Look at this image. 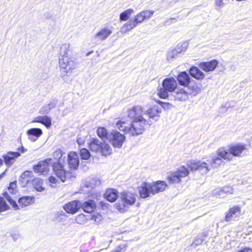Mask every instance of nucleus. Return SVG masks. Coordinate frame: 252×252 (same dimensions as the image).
Returning <instances> with one entry per match:
<instances>
[{
    "mask_svg": "<svg viewBox=\"0 0 252 252\" xmlns=\"http://www.w3.org/2000/svg\"><path fill=\"white\" fill-rule=\"evenodd\" d=\"M127 117L132 119L129 127V134L134 136L142 134L146 127H149L152 122L142 115V106L135 105L127 111Z\"/></svg>",
    "mask_w": 252,
    "mask_h": 252,
    "instance_id": "1",
    "label": "nucleus"
},
{
    "mask_svg": "<svg viewBox=\"0 0 252 252\" xmlns=\"http://www.w3.org/2000/svg\"><path fill=\"white\" fill-rule=\"evenodd\" d=\"M52 156L56 161L53 160V169L57 177L64 182L66 179L73 181L76 178V174L64 170L62 163L65 159V154L60 149L53 153Z\"/></svg>",
    "mask_w": 252,
    "mask_h": 252,
    "instance_id": "2",
    "label": "nucleus"
},
{
    "mask_svg": "<svg viewBox=\"0 0 252 252\" xmlns=\"http://www.w3.org/2000/svg\"><path fill=\"white\" fill-rule=\"evenodd\" d=\"M120 199L115 204V206L121 213L126 212L130 206L134 204L137 198V195L132 192L124 191L120 194Z\"/></svg>",
    "mask_w": 252,
    "mask_h": 252,
    "instance_id": "3",
    "label": "nucleus"
},
{
    "mask_svg": "<svg viewBox=\"0 0 252 252\" xmlns=\"http://www.w3.org/2000/svg\"><path fill=\"white\" fill-rule=\"evenodd\" d=\"M162 87L158 91V95L161 98H166L170 93L174 92L177 87V83L173 77L165 78L162 82Z\"/></svg>",
    "mask_w": 252,
    "mask_h": 252,
    "instance_id": "4",
    "label": "nucleus"
},
{
    "mask_svg": "<svg viewBox=\"0 0 252 252\" xmlns=\"http://www.w3.org/2000/svg\"><path fill=\"white\" fill-rule=\"evenodd\" d=\"M89 148L94 152H100L103 156H107L112 154L111 146L106 142H101L97 138H93L89 143Z\"/></svg>",
    "mask_w": 252,
    "mask_h": 252,
    "instance_id": "5",
    "label": "nucleus"
},
{
    "mask_svg": "<svg viewBox=\"0 0 252 252\" xmlns=\"http://www.w3.org/2000/svg\"><path fill=\"white\" fill-rule=\"evenodd\" d=\"M246 149V147L244 145L238 144L231 147L229 152H227L224 148H220L218 150V154L222 158L230 160L233 156H241Z\"/></svg>",
    "mask_w": 252,
    "mask_h": 252,
    "instance_id": "6",
    "label": "nucleus"
},
{
    "mask_svg": "<svg viewBox=\"0 0 252 252\" xmlns=\"http://www.w3.org/2000/svg\"><path fill=\"white\" fill-rule=\"evenodd\" d=\"M189 175V171L188 168L184 166H182L178 168L176 171L170 173L167 178L171 184L179 183Z\"/></svg>",
    "mask_w": 252,
    "mask_h": 252,
    "instance_id": "7",
    "label": "nucleus"
},
{
    "mask_svg": "<svg viewBox=\"0 0 252 252\" xmlns=\"http://www.w3.org/2000/svg\"><path fill=\"white\" fill-rule=\"evenodd\" d=\"M3 195L5 198L15 209H20L19 206L23 208L31 205L34 199V197H33L23 196L19 199L18 205L14 200L11 198V197L9 196L7 192H4Z\"/></svg>",
    "mask_w": 252,
    "mask_h": 252,
    "instance_id": "8",
    "label": "nucleus"
},
{
    "mask_svg": "<svg viewBox=\"0 0 252 252\" xmlns=\"http://www.w3.org/2000/svg\"><path fill=\"white\" fill-rule=\"evenodd\" d=\"M161 112V108L157 105H154L146 110L142 107V115L146 118L148 117L147 119L150 120L152 119L156 122L158 121L160 117V115Z\"/></svg>",
    "mask_w": 252,
    "mask_h": 252,
    "instance_id": "9",
    "label": "nucleus"
},
{
    "mask_svg": "<svg viewBox=\"0 0 252 252\" xmlns=\"http://www.w3.org/2000/svg\"><path fill=\"white\" fill-rule=\"evenodd\" d=\"M108 140L115 148H122L126 140V137L117 130L112 131L109 134Z\"/></svg>",
    "mask_w": 252,
    "mask_h": 252,
    "instance_id": "10",
    "label": "nucleus"
},
{
    "mask_svg": "<svg viewBox=\"0 0 252 252\" xmlns=\"http://www.w3.org/2000/svg\"><path fill=\"white\" fill-rule=\"evenodd\" d=\"M188 167L191 171L198 170L202 174H206L209 171L208 164L201 160H192L188 162Z\"/></svg>",
    "mask_w": 252,
    "mask_h": 252,
    "instance_id": "11",
    "label": "nucleus"
},
{
    "mask_svg": "<svg viewBox=\"0 0 252 252\" xmlns=\"http://www.w3.org/2000/svg\"><path fill=\"white\" fill-rule=\"evenodd\" d=\"M53 159L51 158H48L44 160L38 162V164L33 167L34 172L40 174H46L49 170L50 165L53 166Z\"/></svg>",
    "mask_w": 252,
    "mask_h": 252,
    "instance_id": "12",
    "label": "nucleus"
},
{
    "mask_svg": "<svg viewBox=\"0 0 252 252\" xmlns=\"http://www.w3.org/2000/svg\"><path fill=\"white\" fill-rule=\"evenodd\" d=\"M59 63L62 69L65 72H69L77 67V62L68 57L59 58Z\"/></svg>",
    "mask_w": 252,
    "mask_h": 252,
    "instance_id": "13",
    "label": "nucleus"
},
{
    "mask_svg": "<svg viewBox=\"0 0 252 252\" xmlns=\"http://www.w3.org/2000/svg\"><path fill=\"white\" fill-rule=\"evenodd\" d=\"M241 212V208L238 206H235L230 208L226 213L224 219L225 221L236 220L240 217Z\"/></svg>",
    "mask_w": 252,
    "mask_h": 252,
    "instance_id": "14",
    "label": "nucleus"
},
{
    "mask_svg": "<svg viewBox=\"0 0 252 252\" xmlns=\"http://www.w3.org/2000/svg\"><path fill=\"white\" fill-rule=\"evenodd\" d=\"M112 27L107 26L100 29L94 35V38L103 41L107 39L113 32Z\"/></svg>",
    "mask_w": 252,
    "mask_h": 252,
    "instance_id": "15",
    "label": "nucleus"
},
{
    "mask_svg": "<svg viewBox=\"0 0 252 252\" xmlns=\"http://www.w3.org/2000/svg\"><path fill=\"white\" fill-rule=\"evenodd\" d=\"M81 207L80 202L79 201L75 200L64 205L63 209L67 213L74 214L80 209Z\"/></svg>",
    "mask_w": 252,
    "mask_h": 252,
    "instance_id": "16",
    "label": "nucleus"
},
{
    "mask_svg": "<svg viewBox=\"0 0 252 252\" xmlns=\"http://www.w3.org/2000/svg\"><path fill=\"white\" fill-rule=\"evenodd\" d=\"M150 183L143 182L138 188L140 196L142 198H146L152 195Z\"/></svg>",
    "mask_w": 252,
    "mask_h": 252,
    "instance_id": "17",
    "label": "nucleus"
},
{
    "mask_svg": "<svg viewBox=\"0 0 252 252\" xmlns=\"http://www.w3.org/2000/svg\"><path fill=\"white\" fill-rule=\"evenodd\" d=\"M21 154L18 152H8L2 156L5 164L7 166H11L15 161L16 159L20 157Z\"/></svg>",
    "mask_w": 252,
    "mask_h": 252,
    "instance_id": "18",
    "label": "nucleus"
},
{
    "mask_svg": "<svg viewBox=\"0 0 252 252\" xmlns=\"http://www.w3.org/2000/svg\"><path fill=\"white\" fill-rule=\"evenodd\" d=\"M68 164L71 170L76 169L79 164V160L77 154L75 152H70L68 155Z\"/></svg>",
    "mask_w": 252,
    "mask_h": 252,
    "instance_id": "19",
    "label": "nucleus"
},
{
    "mask_svg": "<svg viewBox=\"0 0 252 252\" xmlns=\"http://www.w3.org/2000/svg\"><path fill=\"white\" fill-rule=\"evenodd\" d=\"M152 195L163 191L167 187V184L164 181H158L150 183Z\"/></svg>",
    "mask_w": 252,
    "mask_h": 252,
    "instance_id": "20",
    "label": "nucleus"
},
{
    "mask_svg": "<svg viewBox=\"0 0 252 252\" xmlns=\"http://www.w3.org/2000/svg\"><path fill=\"white\" fill-rule=\"evenodd\" d=\"M233 192L232 188L229 186L224 187L223 188H218L212 191L214 196L219 198H224L228 194H232Z\"/></svg>",
    "mask_w": 252,
    "mask_h": 252,
    "instance_id": "21",
    "label": "nucleus"
},
{
    "mask_svg": "<svg viewBox=\"0 0 252 252\" xmlns=\"http://www.w3.org/2000/svg\"><path fill=\"white\" fill-rule=\"evenodd\" d=\"M218 63H219L216 60H213L210 62L201 63L199 66L205 72H210L215 69Z\"/></svg>",
    "mask_w": 252,
    "mask_h": 252,
    "instance_id": "22",
    "label": "nucleus"
},
{
    "mask_svg": "<svg viewBox=\"0 0 252 252\" xmlns=\"http://www.w3.org/2000/svg\"><path fill=\"white\" fill-rule=\"evenodd\" d=\"M42 130L39 128H32L27 131L28 139L31 142H35L42 134Z\"/></svg>",
    "mask_w": 252,
    "mask_h": 252,
    "instance_id": "23",
    "label": "nucleus"
},
{
    "mask_svg": "<svg viewBox=\"0 0 252 252\" xmlns=\"http://www.w3.org/2000/svg\"><path fill=\"white\" fill-rule=\"evenodd\" d=\"M179 84L184 87H188L190 82V78L186 71L180 72L177 77Z\"/></svg>",
    "mask_w": 252,
    "mask_h": 252,
    "instance_id": "24",
    "label": "nucleus"
},
{
    "mask_svg": "<svg viewBox=\"0 0 252 252\" xmlns=\"http://www.w3.org/2000/svg\"><path fill=\"white\" fill-rule=\"evenodd\" d=\"M73 46L70 43H64L62 45L60 50V58L70 56L72 54Z\"/></svg>",
    "mask_w": 252,
    "mask_h": 252,
    "instance_id": "25",
    "label": "nucleus"
},
{
    "mask_svg": "<svg viewBox=\"0 0 252 252\" xmlns=\"http://www.w3.org/2000/svg\"><path fill=\"white\" fill-rule=\"evenodd\" d=\"M32 123H39L42 124L47 128H50L52 125L51 119L47 115L38 116L32 121Z\"/></svg>",
    "mask_w": 252,
    "mask_h": 252,
    "instance_id": "26",
    "label": "nucleus"
},
{
    "mask_svg": "<svg viewBox=\"0 0 252 252\" xmlns=\"http://www.w3.org/2000/svg\"><path fill=\"white\" fill-rule=\"evenodd\" d=\"M174 96L175 99L180 101H185L188 98V93L184 89H177L174 92Z\"/></svg>",
    "mask_w": 252,
    "mask_h": 252,
    "instance_id": "27",
    "label": "nucleus"
},
{
    "mask_svg": "<svg viewBox=\"0 0 252 252\" xmlns=\"http://www.w3.org/2000/svg\"><path fill=\"white\" fill-rule=\"evenodd\" d=\"M83 210L87 213L93 212L96 208V205L94 201L89 200L85 201L83 204H81V207Z\"/></svg>",
    "mask_w": 252,
    "mask_h": 252,
    "instance_id": "28",
    "label": "nucleus"
},
{
    "mask_svg": "<svg viewBox=\"0 0 252 252\" xmlns=\"http://www.w3.org/2000/svg\"><path fill=\"white\" fill-rule=\"evenodd\" d=\"M104 197L109 201L113 202L118 197V191L114 189H108L104 193Z\"/></svg>",
    "mask_w": 252,
    "mask_h": 252,
    "instance_id": "29",
    "label": "nucleus"
},
{
    "mask_svg": "<svg viewBox=\"0 0 252 252\" xmlns=\"http://www.w3.org/2000/svg\"><path fill=\"white\" fill-rule=\"evenodd\" d=\"M190 75L197 80L203 79L205 77L204 73L196 66H192L189 69Z\"/></svg>",
    "mask_w": 252,
    "mask_h": 252,
    "instance_id": "30",
    "label": "nucleus"
},
{
    "mask_svg": "<svg viewBox=\"0 0 252 252\" xmlns=\"http://www.w3.org/2000/svg\"><path fill=\"white\" fill-rule=\"evenodd\" d=\"M136 27V25L132 20H129L125 23L121 28L120 32L123 33H126Z\"/></svg>",
    "mask_w": 252,
    "mask_h": 252,
    "instance_id": "31",
    "label": "nucleus"
},
{
    "mask_svg": "<svg viewBox=\"0 0 252 252\" xmlns=\"http://www.w3.org/2000/svg\"><path fill=\"white\" fill-rule=\"evenodd\" d=\"M220 156H219L217 153L216 155L212 157V160L210 162L211 165L213 168H217L222 164L223 161Z\"/></svg>",
    "mask_w": 252,
    "mask_h": 252,
    "instance_id": "32",
    "label": "nucleus"
},
{
    "mask_svg": "<svg viewBox=\"0 0 252 252\" xmlns=\"http://www.w3.org/2000/svg\"><path fill=\"white\" fill-rule=\"evenodd\" d=\"M33 188L37 191H42L44 189L42 187V180L39 178H34L32 181Z\"/></svg>",
    "mask_w": 252,
    "mask_h": 252,
    "instance_id": "33",
    "label": "nucleus"
},
{
    "mask_svg": "<svg viewBox=\"0 0 252 252\" xmlns=\"http://www.w3.org/2000/svg\"><path fill=\"white\" fill-rule=\"evenodd\" d=\"M134 12V10L131 8L127 9L122 12L120 15V20L125 21L129 19V16Z\"/></svg>",
    "mask_w": 252,
    "mask_h": 252,
    "instance_id": "34",
    "label": "nucleus"
},
{
    "mask_svg": "<svg viewBox=\"0 0 252 252\" xmlns=\"http://www.w3.org/2000/svg\"><path fill=\"white\" fill-rule=\"evenodd\" d=\"M116 127L120 131H124L126 134H129V127L126 126L125 122L119 121L116 123Z\"/></svg>",
    "mask_w": 252,
    "mask_h": 252,
    "instance_id": "35",
    "label": "nucleus"
},
{
    "mask_svg": "<svg viewBox=\"0 0 252 252\" xmlns=\"http://www.w3.org/2000/svg\"><path fill=\"white\" fill-rule=\"evenodd\" d=\"M97 135L102 139H106L108 140L109 133H108L107 129L103 127H98L97 130Z\"/></svg>",
    "mask_w": 252,
    "mask_h": 252,
    "instance_id": "36",
    "label": "nucleus"
},
{
    "mask_svg": "<svg viewBox=\"0 0 252 252\" xmlns=\"http://www.w3.org/2000/svg\"><path fill=\"white\" fill-rule=\"evenodd\" d=\"M188 48V43L186 42H182L179 43L176 47L175 50L177 51L179 55L182 53H185Z\"/></svg>",
    "mask_w": 252,
    "mask_h": 252,
    "instance_id": "37",
    "label": "nucleus"
},
{
    "mask_svg": "<svg viewBox=\"0 0 252 252\" xmlns=\"http://www.w3.org/2000/svg\"><path fill=\"white\" fill-rule=\"evenodd\" d=\"M154 10H146L139 12L140 15H141L142 20L144 21L149 19L152 17L154 13Z\"/></svg>",
    "mask_w": 252,
    "mask_h": 252,
    "instance_id": "38",
    "label": "nucleus"
},
{
    "mask_svg": "<svg viewBox=\"0 0 252 252\" xmlns=\"http://www.w3.org/2000/svg\"><path fill=\"white\" fill-rule=\"evenodd\" d=\"M188 86L190 91L189 93L193 95H196L201 92V87L196 84H193Z\"/></svg>",
    "mask_w": 252,
    "mask_h": 252,
    "instance_id": "39",
    "label": "nucleus"
},
{
    "mask_svg": "<svg viewBox=\"0 0 252 252\" xmlns=\"http://www.w3.org/2000/svg\"><path fill=\"white\" fill-rule=\"evenodd\" d=\"M179 54L175 49L169 50L167 54V60L168 62H172L174 59L177 58Z\"/></svg>",
    "mask_w": 252,
    "mask_h": 252,
    "instance_id": "40",
    "label": "nucleus"
},
{
    "mask_svg": "<svg viewBox=\"0 0 252 252\" xmlns=\"http://www.w3.org/2000/svg\"><path fill=\"white\" fill-rule=\"evenodd\" d=\"M32 174V171H26L24 172L21 175V178L23 180L22 182L23 183H26L28 184L30 181L29 178L31 177Z\"/></svg>",
    "mask_w": 252,
    "mask_h": 252,
    "instance_id": "41",
    "label": "nucleus"
},
{
    "mask_svg": "<svg viewBox=\"0 0 252 252\" xmlns=\"http://www.w3.org/2000/svg\"><path fill=\"white\" fill-rule=\"evenodd\" d=\"M204 241V239L200 235L196 236L193 239L191 246L194 248L200 245Z\"/></svg>",
    "mask_w": 252,
    "mask_h": 252,
    "instance_id": "42",
    "label": "nucleus"
},
{
    "mask_svg": "<svg viewBox=\"0 0 252 252\" xmlns=\"http://www.w3.org/2000/svg\"><path fill=\"white\" fill-rule=\"evenodd\" d=\"M80 155L81 158L85 160L88 159L91 156L89 151L86 148H82L80 150Z\"/></svg>",
    "mask_w": 252,
    "mask_h": 252,
    "instance_id": "43",
    "label": "nucleus"
},
{
    "mask_svg": "<svg viewBox=\"0 0 252 252\" xmlns=\"http://www.w3.org/2000/svg\"><path fill=\"white\" fill-rule=\"evenodd\" d=\"M75 221L77 223L83 224L87 221V219L84 214H80L77 216Z\"/></svg>",
    "mask_w": 252,
    "mask_h": 252,
    "instance_id": "44",
    "label": "nucleus"
},
{
    "mask_svg": "<svg viewBox=\"0 0 252 252\" xmlns=\"http://www.w3.org/2000/svg\"><path fill=\"white\" fill-rule=\"evenodd\" d=\"M8 207L3 198L0 197V212L6 210Z\"/></svg>",
    "mask_w": 252,
    "mask_h": 252,
    "instance_id": "45",
    "label": "nucleus"
},
{
    "mask_svg": "<svg viewBox=\"0 0 252 252\" xmlns=\"http://www.w3.org/2000/svg\"><path fill=\"white\" fill-rule=\"evenodd\" d=\"M16 183L15 182H11L8 188V191L10 193L14 194L16 193Z\"/></svg>",
    "mask_w": 252,
    "mask_h": 252,
    "instance_id": "46",
    "label": "nucleus"
},
{
    "mask_svg": "<svg viewBox=\"0 0 252 252\" xmlns=\"http://www.w3.org/2000/svg\"><path fill=\"white\" fill-rule=\"evenodd\" d=\"M132 20L136 26L144 21V20H142L141 15H140L139 13H138L137 15H136L133 18Z\"/></svg>",
    "mask_w": 252,
    "mask_h": 252,
    "instance_id": "47",
    "label": "nucleus"
},
{
    "mask_svg": "<svg viewBox=\"0 0 252 252\" xmlns=\"http://www.w3.org/2000/svg\"><path fill=\"white\" fill-rule=\"evenodd\" d=\"M102 219V216L98 214L92 215L91 217V220H94L97 224L101 222Z\"/></svg>",
    "mask_w": 252,
    "mask_h": 252,
    "instance_id": "48",
    "label": "nucleus"
},
{
    "mask_svg": "<svg viewBox=\"0 0 252 252\" xmlns=\"http://www.w3.org/2000/svg\"><path fill=\"white\" fill-rule=\"evenodd\" d=\"M127 248V245L126 244H122L113 250L114 252H124L126 251Z\"/></svg>",
    "mask_w": 252,
    "mask_h": 252,
    "instance_id": "49",
    "label": "nucleus"
},
{
    "mask_svg": "<svg viewBox=\"0 0 252 252\" xmlns=\"http://www.w3.org/2000/svg\"><path fill=\"white\" fill-rule=\"evenodd\" d=\"M50 111V108L47 105V104H45L40 109L39 113L41 114L44 115L48 114Z\"/></svg>",
    "mask_w": 252,
    "mask_h": 252,
    "instance_id": "50",
    "label": "nucleus"
},
{
    "mask_svg": "<svg viewBox=\"0 0 252 252\" xmlns=\"http://www.w3.org/2000/svg\"><path fill=\"white\" fill-rule=\"evenodd\" d=\"M158 103L160 104L162 108L164 109H170L171 108V106H172L171 104L169 103H166V102H163L161 101H158Z\"/></svg>",
    "mask_w": 252,
    "mask_h": 252,
    "instance_id": "51",
    "label": "nucleus"
},
{
    "mask_svg": "<svg viewBox=\"0 0 252 252\" xmlns=\"http://www.w3.org/2000/svg\"><path fill=\"white\" fill-rule=\"evenodd\" d=\"M112 242L111 240L110 241H105L102 243V244L100 245V247L101 248V249H104L107 248L110 245V243Z\"/></svg>",
    "mask_w": 252,
    "mask_h": 252,
    "instance_id": "52",
    "label": "nucleus"
},
{
    "mask_svg": "<svg viewBox=\"0 0 252 252\" xmlns=\"http://www.w3.org/2000/svg\"><path fill=\"white\" fill-rule=\"evenodd\" d=\"M56 101L53 100L50 102L47 105L50 108V110L53 108H54L56 105Z\"/></svg>",
    "mask_w": 252,
    "mask_h": 252,
    "instance_id": "53",
    "label": "nucleus"
},
{
    "mask_svg": "<svg viewBox=\"0 0 252 252\" xmlns=\"http://www.w3.org/2000/svg\"><path fill=\"white\" fill-rule=\"evenodd\" d=\"M223 0H216V5L219 7H222L223 5Z\"/></svg>",
    "mask_w": 252,
    "mask_h": 252,
    "instance_id": "54",
    "label": "nucleus"
},
{
    "mask_svg": "<svg viewBox=\"0 0 252 252\" xmlns=\"http://www.w3.org/2000/svg\"><path fill=\"white\" fill-rule=\"evenodd\" d=\"M49 181L51 183L56 184L58 182V180L53 176H50L49 178Z\"/></svg>",
    "mask_w": 252,
    "mask_h": 252,
    "instance_id": "55",
    "label": "nucleus"
},
{
    "mask_svg": "<svg viewBox=\"0 0 252 252\" xmlns=\"http://www.w3.org/2000/svg\"><path fill=\"white\" fill-rule=\"evenodd\" d=\"M77 142L79 145H83L85 142V139L83 137H78L77 139Z\"/></svg>",
    "mask_w": 252,
    "mask_h": 252,
    "instance_id": "56",
    "label": "nucleus"
},
{
    "mask_svg": "<svg viewBox=\"0 0 252 252\" xmlns=\"http://www.w3.org/2000/svg\"><path fill=\"white\" fill-rule=\"evenodd\" d=\"M199 235L204 239L208 235V230L204 231Z\"/></svg>",
    "mask_w": 252,
    "mask_h": 252,
    "instance_id": "57",
    "label": "nucleus"
},
{
    "mask_svg": "<svg viewBox=\"0 0 252 252\" xmlns=\"http://www.w3.org/2000/svg\"><path fill=\"white\" fill-rule=\"evenodd\" d=\"M11 237L12 240L14 241H15L19 237V235L18 234H11Z\"/></svg>",
    "mask_w": 252,
    "mask_h": 252,
    "instance_id": "58",
    "label": "nucleus"
},
{
    "mask_svg": "<svg viewBox=\"0 0 252 252\" xmlns=\"http://www.w3.org/2000/svg\"><path fill=\"white\" fill-rule=\"evenodd\" d=\"M18 150L19 151L18 152L20 153H24L27 151V150L23 146H21V147L19 148L18 149Z\"/></svg>",
    "mask_w": 252,
    "mask_h": 252,
    "instance_id": "59",
    "label": "nucleus"
},
{
    "mask_svg": "<svg viewBox=\"0 0 252 252\" xmlns=\"http://www.w3.org/2000/svg\"><path fill=\"white\" fill-rule=\"evenodd\" d=\"M238 252H252V250L250 248H245Z\"/></svg>",
    "mask_w": 252,
    "mask_h": 252,
    "instance_id": "60",
    "label": "nucleus"
},
{
    "mask_svg": "<svg viewBox=\"0 0 252 252\" xmlns=\"http://www.w3.org/2000/svg\"><path fill=\"white\" fill-rule=\"evenodd\" d=\"M3 160L1 158H0V167L3 164Z\"/></svg>",
    "mask_w": 252,
    "mask_h": 252,
    "instance_id": "61",
    "label": "nucleus"
},
{
    "mask_svg": "<svg viewBox=\"0 0 252 252\" xmlns=\"http://www.w3.org/2000/svg\"><path fill=\"white\" fill-rule=\"evenodd\" d=\"M4 174V172H3L0 175V178H1L2 177V175Z\"/></svg>",
    "mask_w": 252,
    "mask_h": 252,
    "instance_id": "62",
    "label": "nucleus"
},
{
    "mask_svg": "<svg viewBox=\"0 0 252 252\" xmlns=\"http://www.w3.org/2000/svg\"><path fill=\"white\" fill-rule=\"evenodd\" d=\"M173 20H175V19L174 18H171L169 20L172 21Z\"/></svg>",
    "mask_w": 252,
    "mask_h": 252,
    "instance_id": "63",
    "label": "nucleus"
},
{
    "mask_svg": "<svg viewBox=\"0 0 252 252\" xmlns=\"http://www.w3.org/2000/svg\"><path fill=\"white\" fill-rule=\"evenodd\" d=\"M112 252H114L113 251Z\"/></svg>",
    "mask_w": 252,
    "mask_h": 252,
    "instance_id": "64",
    "label": "nucleus"
}]
</instances>
